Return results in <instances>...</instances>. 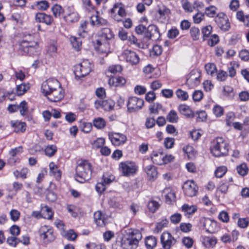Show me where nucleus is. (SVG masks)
Instances as JSON below:
<instances>
[{"instance_id": "nucleus-17", "label": "nucleus", "mask_w": 249, "mask_h": 249, "mask_svg": "<svg viewBox=\"0 0 249 249\" xmlns=\"http://www.w3.org/2000/svg\"><path fill=\"white\" fill-rule=\"evenodd\" d=\"M46 96L51 102H56L61 100L64 96V91L61 87V85L60 84V86H58V88L53 89L50 93L48 94V95Z\"/></svg>"}, {"instance_id": "nucleus-46", "label": "nucleus", "mask_w": 249, "mask_h": 249, "mask_svg": "<svg viewBox=\"0 0 249 249\" xmlns=\"http://www.w3.org/2000/svg\"><path fill=\"white\" fill-rule=\"evenodd\" d=\"M205 69L208 74L212 76L214 74L217 70L216 66L213 63H208L205 65Z\"/></svg>"}, {"instance_id": "nucleus-14", "label": "nucleus", "mask_w": 249, "mask_h": 249, "mask_svg": "<svg viewBox=\"0 0 249 249\" xmlns=\"http://www.w3.org/2000/svg\"><path fill=\"white\" fill-rule=\"evenodd\" d=\"M160 37V34L158 28L153 24L149 25L144 33V37L147 40H157Z\"/></svg>"}, {"instance_id": "nucleus-42", "label": "nucleus", "mask_w": 249, "mask_h": 249, "mask_svg": "<svg viewBox=\"0 0 249 249\" xmlns=\"http://www.w3.org/2000/svg\"><path fill=\"white\" fill-rule=\"evenodd\" d=\"M52 11L55 18H59L63 12V9L60 5L55 4L52 7Z\"/></svg>"}, {"instance_id": "nucleus-26", "label": "nucleus", "mask_w": 249, "mask_h": 249, "mask_svg": "<svg viewBox=\"0 0 249 249\" xmlns=\"http://www.w3.org/2000/svg\"><path fill=\"white\" fill-rule=\"evenodd\" d=\"M94 220L96 224L101 227L106 225L105 215L101 211L96 212L94 214Z\"/></svg>"}, {"instance_id": "nucleus-22", "label": "nucleus", "mask_w": 249, "mask_h": 249, "mask_svg": "<svg viewBox=\"0 0 249 249\" xmlns=\"http://www.w3.org/2000/svg\"><path fill=\"white\" fill-rule=\"evenodd\" d=\"M50 174L53 176L56 180L59 181L61 178V171L58 169L57 166L53 162L49 164Z\"/></svg>"}, {"instance_id": "nucleus-6", "label": "nucleus", "mask_w": 249, "mask_h": 249, "mask_svg": "<svg viewBox=\"0 0 249 249\" xmlns=\"http://www.w3.org/2000/svg\"><path fill=\"white\" fill-rule=\"evenodd\" d=\"M143 105L144 101L142 99L137 97H129L127 103V111L130 113L138 111Z\"/></svg>"}, {"instance_id": "nucleus-51", "label": "nucleus", "mask_w": 249, "mask_h": 249, "mask_svg": "<svg viewBox=\"0 0 249 249\" xmlns=\"http://www.w3.org/2000/svg\"><path fill=\"white\" fill-rule=\"evenodd\" d=\"M181 2L182 7L185 11L191 12L193 11V7L191 6L188 0H182Z\"/></svg>"}, {"instance_id": "nucleus-48", "label": "nucleus", "mask_w": 249, "mask_h": 249, "mask_svg": "<svg viewBox=\"0 0 249 249\" xmlns=\"http://www.w3.org/2000/svg\"><path fill=\"white\" fill-rule=\"evenodd\" d=\"M227 169L226 166H222L218 167L217 168L214 173L216 177L219 178L222 177L227 172Z\"/></svg>"}, {"instance_id": "nucleus-56", "label": "nucleus", "mask_w": 249, "mask_h": 249, "mask_svg": "<svg viewBox=\"0 0 249 249\" xmlns=\"http://www.w3.org/2000/svg\"><path fill=\"white\" fill-rule=\"evenodd\" d=\"M168 223L169 221L166 218L162 219L160 222L158 223L156 226V229L158 231H161L163 228L167 227Z\"/></svg>"}, {"instance_id": "nucleus-13", "label": "nucleus", "mask_w": 249, "mask_h": 249, "mask_svg": "<svg viewBox=\"0 0 249 249\" xmlns=\"http://www.w3.org/2000/svg\"><path fill=\"white\" fill-rule=\"evenodd\" d=\"M122 56L126 62L131 65L137 64L140 61L138 55L135 52L129 50H124L122 53Z\"/></svg>"}, {"instance_id": "nucleus-20", "label": "nucleus", "mask_w": 249, "mask_h": 249, "mask_svg": "<svg viewBox=\"0 0 249 249\" xmlns=\"http://www.w3.org/2000/svg\"><path fill=\"white\" fill-rule=\"evenodd\" d=\"M203 226L206 231L209 233H214L217 229V222L210 218H205Z\"/></svg>"}, {"instance_id": "nucleus-37", "label": "nucleus", "mask_w": 249, "mask_h": 249, "mask_svg": "<svg viewBox=\"0 0 249 249\" xmlns=\"http://www.w3.org/2000/svg\"><path fill=\"white\" fill-rule=\"evenodd\" d=\"M181 209L182 211L188 214H192L197 210V207L195 205L190 206L187 204H184L182 206Z\"/></svg>"}, {"instance_id": "nucleus-39", "label": "nucleus", "mask_w": 249, "mask_h": 249, "mask_svg": "<svg viewBox=\"0 0 249 249\" xmlns=\"http://www.w3.org/2000/svg\"><path fill=\"white\" fill-rule=\"evenodd\" d=\"M176 94L178 98L182 101H186L189 97L188 93L181 89H178L176 91Z\"/></svg>"}, {"instance_id": "nucleus-1", "label": "nucleus", "mask_w": 249, "mask_h": 249, "mask_svg": "<svg viewBox=\"0 0 249 249\" xmlns=\"http://www.w3.org/2000/svg\"><path fill=\"white\" fill-rule=\"evenodd\" d=\"M36 35L34 34L25 33L23 34V38L19 43V53L21 55H33L37 52L38 44L35 40Z\"/></svg>"}, {"instance_id": "nucleus-12", "label": "nucleus", "mask_w": 249, "mask_h": 249, "mask_svg": "<svg viewBox=\"0 0 249 249\" xmlns=\"http://www.w3.org/2000/svg\"><path fill=\"white\" fill-rule=\"evenodd\" d=\"M39 235L44 242H51L55 239V236L53 234V229L49 228L46 225L42 226L39 231Z\"/></svg>"}, {"instance_id": "nucleus-19", "label": "nucleus", "mask_w": 249, "mask_h": 249, "mask_svg": "<svg viewBox=\"0 0 249 249\" xmlns=\"http://www.w3.org/2000/svg\"><path fill=\"white\" fill-rule=\"evenodd\" d=\"M90 22L92 26L96 27L105 26L108 25L107 20L100 17L99 16V12L97 11L96 15H93L90 17Z\"/></svg>"}, {"instance_id": "nucleus-38", "label": "nucleus", "mask_w": 249, "mask_h": 249, "mask_svg": "<svg viewBox=\"0 0 249 249\" xmlns=\"http://www.w3.org/2000/svg\"><path fill=\"white\" fill-rule=\"evenodd\" d=\"M190 34L191 37L194 40H197L199 39L200 33L199 29L196 27H192L190 30Z\"/></svg>"}, {"instance_id": "nucleus-45", "label": "nucleus", "mask_w": 249, "mask_h": 249, "mask_svg": "<svg viewBox=\"0 0 249 249\" xmlns=\"http://www.w3.org/2000/svg\"><path fill=\"white\" fill-rule=\"evenodd\" d=\"M238 173L242 176H245L248 171V168L246 163H242L236 168Z\"/></svg>"}, {"instance_id": "nucleus-32", "label": "nucleus", "mask_w": 249, "mask_h": 249, "mask_svg": "<svg viewBox=\"0 0 249 249\" xmlns=\"http://www.w3.org/2000/svg\"><path fill=\"white\" fill-rule=\"evenodd\" d=\"M41 213L42 217L47 219H52L53 217V212L52 209L45 205L41 207Z\"/></svg>"}, {"instance_id": "nucleus-47", "label": "nucleus", "mask_w": 249, "mask_h": 249, "mask_svg": "<svg viewBox=\"0 0 249 249\" xmlns=\"http://www.w3.org/2000/svg\"><path fill=\"white\" fill-rule=\"evenodd\" d=\"M212 30V27L211 25H208L202 29V34L203 35V40H206L209 37Z\"/></svg>"}, {"instance_id": "nucleus-8", "label": "nucleus", "mask_w": 249, "mask_h": 249, "mask_svg": "<svg viewBox=\"0 0 249 249\" xmlns=\"http://www.w3.org/2000/svg\"><path fill=\"white\" fill-rule=\"evenodd\" d=\"M60 86L59 82L55 79H49L43 82L41 85V91L44 96L48 95L49 93L53 89Z\"/></svg>"}, {"instance_id": "nucleus-50", "label": "nucleus", "mask_w": 249, "mask_h": 249, "mask_svg": "<svg viewBox=\"0 0 249 249\" xmlns=\"http://www.w3.org/2000/svg\"><path fill=\"white\" fill-rule=\"evenodd\" d=\"M158 12L161 17L167 16L170 14V10L165 6L159 7Z\"/></svg>"}, {"instance_id": "nucleus-33", "label": "nucleus", "mask_w": 249, "mask_h": 249, "mask_svg": "<svg viewBox=\"0 0 249 249\" xmlns=\"http://www.w3.org/2000/svg\"><path fill=\"white\" fill-rule=\"evenodd\" d=\"M64 19L68 22H75L78 20L79 15L76 12H72L64 17Z\"/></svg>"}, {"instance_id": "nucleus-10", "label": "nucleus", "mask_w": 249, "mask_h": 249, "mask_svg": "<svg viewBox=\"0 0 249 249\" xmlns=\"http://www.w3.org/2000/svg\"><path fill=\"white\" fill-rule=\"evenodd\" d=\"M218 26L223 31H227L230 28V23L227 16L223 13H218L214 18Z\"/></svg>"}, {"instance_id": "nucleus-60", "label": "nucleus", "mask_w": 249, "mask_h": 249, "mask_svg": "<svg viewBox=\"0 0 249 249\" xmlns=\"http://www.w3.org/2000/svg\"><path fill=\"white\" fill-rule=\"evenodd\" d=\"M122 71V68L121 65H112L108 68V71L112 73L116 74L117 72H120Z\"/></svg>"}, {"instance_id": "nucleus-40", "label": "nucleus", "mask_w": 249, "mask_h": 249, "mask_svg": "<svg viewBox=\"0 0 249 249\" xmlns=\"http://www.w3.org/2000/svg\"><path fill=\"white\" fill-rule=\"evenodd\" d=\"M57 147L54 145H50L47 146L45 149V154L51 157L53 156L57 151Z\"/></svg>"}, {"instance_id": "nucleus-52", "label": "nucleus", "mask_w": 249, "mask_h": 249, "mask_svg": "<svg viewBox=\"0 0 249 249\" xmlns=\"http://www.w3.org/2000/svg\"><path fill=\"white\" fill-rule=\"evenodd\" d=\"M181 214L179 213H175L171 215L170 217V221L174 224H178L181 221Z\"/></svg>"}, {"instance_id": "nucleus-2", "label": "nucleus", "mask_w": 249, "mask_h": 249, "mask_svg": "<svg viewBox=\"0 0 249 249\" xmlns=\"http://www.w3.org/2000/svg\"><path fill=\"white\" fill-rule=\"evenodd\" d=\"M141 232L136 229H130L121 240V247L123 249H132L136 248L142 239Z\"/></svg>"}, {"instance_id": "nucleus-44", "label": "nucleus", "mask_w": 249, "mask_h": 249, "mask_svg": "<svg viewBox=\"0 0 249 249\" xmlns=\"http://www.w3.org/2000/svg\"><path fill=\"white\" fill-rule=\"evenodd\" d=\"M160 204L155 200L150 201L147 204V207L150 212L155 213L159 208Z\"/></svg>"}, {"instance_id": "nucleus-29", "label": "nucleus", "mask_w": 249, "mask_h": 249, "mask_svg": "<svg viewBox=\"0 0 249 249\" xmlns=\"http://www.w3.org/2000/svg\"><path fill=\"white\" fill-rule=\"evenodd\" d=\"M163 193H166L165 195V198L167 203L170 204L172 202L175 201L176 194L174 191L167 188L163 190Z\"/></svg>"}, {"instance_id": "nucleus-7", "label": "nucleus", "mask_w": 249, "mask_h": 249, "mask_svg": "<svg viewBox=\"0 0 249 249\" xmlns=\"http://www.w3.org/2000/svg\"><path fill=\"white\" fill-rule=\"evenodd\" d=\"M119 169L124 176L129 177L136 173L137 166L134 162L126 161L120 163Z\"/></svg>"}, {"instance_id": "nucleus-41", "label": "nucleus", "mask_w": 249, "mask_h": 249, "mask_svg": "<svg viewBox=\"0 0 249 249\" xmlns=\"http://www.w3.org/2000/svg\"><path fill=\"white\" fill-rule=\"evenodd\" d=\"M30 88L29 84H21L17 87V93L18 95H23Z\"/></svg>"}, {"instance_id": "nucleus-53", "label": "nucleus", "mask_w": 249, "mask_h": 249, "mask_svg": "<svg viewBox=\"0 0 249 249\" xmlns=\"http://www.w3.org/2000/svg\"><path fill=\"white\" fill-rule=\"evenodd\" d=\"M18 106L20 114L22 116L24 115L25 112L28 110V106L26 102L25 101L21 102Z\"/></svg>"}, {"instance_id": "nucleus-9", "label": "nucleus", "mask_w": 249, "mask_h": 249, "mask_svg": "<svg viewBox=\"0 0 249 249\" xmlns=\"http://www.w3.org/2000/svg\"><path fill=\"white\" fill-rule=\"evenodd\" d=\"M182 189L185 195L193 197L196 195L198 192V187L193 180H187L184 182Z\"/></svg>"}, {"instance_id": "nucleus-24", "label": "nucleus", "mask_w": 249, "mask_h": 249, "mask_svg": "<svg viewBox=\"0 0 249 249\" xmlns=\"http://www.w3.org/2000/svg\"><path fill=\"white\" fill-rule=\"evenodd\" d=\"M11 125L12 127L14 128V131L16 133H23L26 129V124L25 123L19 122L18 121H12L11 122Z\"/></svg>"}, {"instance_id": "nucleus-61", "label": "nucleus", "mask_w": 249, "mask_h": 249, "mask_svg": "<svg viewBox=\"0 0 249 249\" xmlns=\"http://www.w3.org/2000/svg\"><path fill=\"white\" fill-rule=\"evenodd\" d=\"M239 56L241 60L247 61L249 60V51L247 50H242L240 52Z\"/></svg>"}, {"instance_id": "nucleus-35", "label": "nucleus", "mask_w": 249, "mask_h": 249, "mask_svg": "<svg viewBox=\"0 0 249 249\" xmlns=\"http://www.w3.org/2000/svg\"><path fill=\"white\" fill-rule=\"evenodd\" d=\"M93 124L96 128L101 129L105 127L106 122L103 118L98 117L94 119Z\"/></svg>"}, {"instance_id": "nucleus-64", "label": "nucleus", "mask_w": 249, "mask_h": 249, "mask_svg": "<svg viewBox=\"0 0 249 249\" xmlns=\"http://www.w3.org/2000/svg\"><path fill=\"white\" fill-rule=\"evenodd\" d=\"M180 230L184 232H187L191 231L192 225L190 223H182L179 226Z\"/></svg>"}, {"instance_id": "nucleus-11", "label": "nucleus", "mask_w": 249, "mask_h": 249, "mask_svg": "<svg viewBox=\"0 0 249 249\" xmlns=\"http://www.w3.org/2000/svg\"><path fill=\"white\" fill-rule=\"evenodd\" d=\"M160 242L164 249H170L176 243V240L168 232H163L160 236Z\"/></svg>"}, {"instance_id": "nucleus-58", "label": "nucleus", "mask_w": 249, "mask_h": 249, "mask_svg": "<svg viewBox=\"0 0 249 249\" xmlns=\"http://www.w3.org/2000/svg\"><path fill=\"white\" fill-rule=\"evenodd\" d=\"M20 214V212L15 209L12 210L10 212L11 219L13 221H17L19 218Z\"/></svg>"}, {"instance_id": "nucleus-4", "label": "nucleus", "mask_w": 249, "mask_h": 249, "mask_svg": "<svg viewBox=\"0 0 249 249\" xmlns=\"http://www.w3.org/2000/svg\"><path fill=\"white\" fill-rule=\"evenodd\" d=\"M229 144L223 138H217L213 142L211 152L215 157L226 156L229 151Z\"/></svg>"}, {"instance_id": "nucleus-25", "label": "nucleus", "mask_w": 249, "mask_h": 249, "mask_svg": "<svg viewBox=\"0 0 249 249\" xmlns=\"http://www.w3.org/2000/svg\"><path fill=\"white\" fill-rule=\"evenodd\" d=\"M147 176L150 178V179L154 180L158 175L157 168L153 165H149L145 168Z\"/></svg>"}, {"instance_id": "nucleus-27", "label": "nucleus", "mask_w": 249, "mask_h": 249, "mask_svg": "<svg viewBox=\"0 0 249 249\" xmlns=\"http://www.w3.org/2000/svg\"><path fill=\"white\" fill-rule=\"evenodd\" d=\"M117 9H119L118 11V14L119 16H120L121 17H124L126 16V12L123 6L122 3H115L113 5V7L110 10L111 13H115Z\"/></svg>"}, {"instance_id": "nucleus-34", "label": "nucleus", "mask_w": 249, "mask_h": 249, "mask_svg": "<svg viewBox=\"0 0 249 249\" xmlns=\"http://www.w3.org/2000/svg\"><path fill=\"white\" fill-rule=\"evenodd\" d=\"M145 244L147 249H152L156 246L157 239L153 236H150L145 238Z\"/></svg>"}, {"instance_id": "nucleus-63", "label": "nucleus", "mask_w": 249, "mask_h": 249, "mask_svg": "<svg viewBox=\"0 0 249 249\" xmlns=\"http://www.w3.org/2000/svg\"><path fill=\"white\" fill-rule=\"evenodd\" d=\"M182 243L187 248H190L193 245V240L189 237H185L182 239Z\"/></svg>"}, {"instance_id": "nucleus-5", "label": "nucleus", "mask_w": 249, "mask_h": 249, "mask_svg": "<svg viewBox=\"0 0 249 249\" xmlns=\"http://www.w3.org/2000/svg\"><path fill=\"white\" fill-rule=\"evenodd\" d=\"M91 71V65L88 60H84L76 65L74 71L75 77L80 78L89 74Z\"/></svg>"}, {"instance_id": "nucleus-28", "label": "nucleus", "mask_w": 249, "mask_h": 249, "mask_svg": "<svg viewBox=\"0 0 249 249\" xmlns=\"http://www.w3.org/2000/svg\"><path fill=\"white\" fill-rule=\"evenodd\" d=\"M70 40L72 48L76 51H79L82 47V39L80 37L71 36Z\"/></svg>"}, {"instance_id": "nucleus-36", "label": "nucleus", "mask_w": 249, "mask_h": 249, "mask_svg": "<svg viewBox=\"0 0 249 249\" xmlns=\"http://www.w3.org/2000/svg\"><path fill=\"white\" fill-rule=\"evenodd\" d=\"M166 119L170 123H177L178 120V117L177 112L174 110H171L167 115Z\"/></svg>"}, {"instance_id": "nucleus-43", "label": "nucleus", "mask_w": 249, "mask_h": 249, "mask_svg": "<svg viewBox=\"0 0 249 249\" xmlns=\"http://www.w3.org/2000/svg\"><path fill=\"white\" fill-rule=\"evenodd\" d=\"M113 34L110 29L107 28H104L102 34V37L105 38L107 40H111L113 38Z\"/></svg>"}, {"instance_id": "nucleus-49", "label": "nucleus", "mask_w": 249, "mask_h": 249, "mask_svg": "<svg viewBox=\"0 0 249 249\" xmlns=\"http://www.w3.org/2000/svg\"><path fill=\"white\" fill-rule=\"evenodd\" d=\"M217 8L214 6L206 8L205 14L209 17H213L216 14Z\"/></svg>"}, {"instance_id": "nucleus-3", "label": "nucleus", "mask_w": 249, "mask_h": 249, "mask_svg": "<svg viewBox=\"0 0 249 249\" xmlns=\"http://www.w3.org/2000/svg\"><path fill=\"white\" fill-rule=\"evenodd\" d=\"M75 180L80 183H84L91 177V165L87 160H81L78 163L75 169Z\"/></svg>"}, {"instance_id": "nucleus-55", "label": "nucleus", "mask_w": 249, "mask_h": 249, "mask_svg": "<svg viewBox=\"0 0 249 249\" xmlns=\"http://www.w3.org/2000/svg\"><path fill=\"white\" fill-rule=\"evenodd\" d=\"M219 41V37L218 36L214 34L211 36L209 39H208V44L210 46H213L216 44Z\"/></svg>"}, {"instance_id": "nucleus-31", "label": "nucleus", "mask_w": 249, "mask_h": 249, "mask_svg": "<svg viewBox=\"0 0 249 249\" xmlns=\"http://www.w3.org/2000/svg\"><path fill=\"white\" fill-rule=\"evenodd\" d=\"M179 112L187 117L193 116V113L190 107L186 105H180L178 107Z\"/></svg>"}, {"instance_id": "nucleus-18", "label": "nucleus", "mask_w": 249, "mask_h": 249, "mask_svg": "<svg viewBox=\"0 0 249 249\" xmlns=\"http://www.w3.org/2000/svg\"><path fill=\"white\" fill-rule=\"evenodd\" d=\"M96 108H103L106 111H110L113 109L115 102L111 99L105 100H97L94 103Z\"/></svg>"}, {"instance_id": "nucleus-15", "label": "nucleus", "mask_w": 249, "mask_h": 249, "mask_svg": "<svg viewBox=\"0 0 249 249\" xmlns=\"http://www.w3.org/2000/svg\"><path fill=\"white\" fill-rule=\"evenodd\" d=\"M108 137L112 143L115 146L124 144L127 140L125 135L119 133L109 132Z\"/></svg>"}, {"instance_id": "nucleus-30", "label": "nucleus", "mask_w": 249, "mask_h": 249, "mask_svg": "<svg viewBox=\"0 0 249 249\" xmlns=\"http://www.w3.org/2000/svg\"><path fill=\"white\" fill-rule=\"evenodd\" d=\"M216 242V239L214 237H205L202 240L203 245L207 248H213Z\"/></svg>"}, {"instance_id": "nucleus-57", "label": "nucleus", "mask_w": 249, "mask_h": 249, "mask_svg": "<svg viewBox=\"0 0 249 249\" xmlns=\"http://www.w3.org/2000/svg\"><path fill=\"white\" fill-rule=\"evenodd\" d=\"M87 24L88 22L87 21H84L81 23L79 35L82 37H84L87 34L85 29L87 27Z\"/></svg>"}, {"instance_id": "nucleus-21", "label": "nucleus", "mask_w": 249, "mask_h": 249, "mask_svg": "<svg viewBox=\"0 0 249 249\" xmlns=\"http://www.w3.org/2000/svg\"><path fill=\"white\" fill-rule=\"evenodd\" d=\"M36 20L38 22H43L47 25H51L53 21V18L50 15L44 13H37L36 15Z\"/></svg>"}, {"instance_id": "nucleus-62", "label": "nucleus", "mask_w": 249, "mask_h": 249, "mask_svg": "<svg viewBox=\"0 0 249 249\" xmlns=\"http://www.w3.org/2000/svg\"><path fill=\"white\" fill-rule=\"evenodd\" d=\"M105 142V139L103 138H99L95 141L93 143V145L96 148L102 147Z\"/></svg>"}, {"instance_id": "nucleus-54", "label": "nucleus", "mask_w": 249, "mask_h": 249, "mask_svg": "<svg viewBox=\"0 0 249 249\" xmlns=\"http://www.w3.org/2000/svg\"><path fill=\"white\" fill-rule=\"evenodd\" d=\"M194 22L196 24L199 23L204 18V14L198 12L193 17Z\"/></svg>"}, {"instance_id": "nucleus-16", "label": "nucleus", "mask_w": 249, "mask_h": 249, "mask_svg": "<svg viewBox=\"0 0 249 249\" xmlns=\"http://www.w3.org/2000/svg\"><path fill=\"white\" fill-rule=\"evenodd\" d=\"M200 76L201 73L199 71L192 70L186 79V83L192 87L197 86L200 82Z\"/></svg>"}, {"instance_id": "nucleus-59", "label": "nucleus", "mask_w": 249, "mask_h": 249, "mask_svg": "<svg viewBox=\"0 0 249 249\" xmlns=\"http://www.w3.org/2000/svg\"><path fill=\"white\" fill-rule=\"evenodd\" d=\"M203 93L201 90H196L193 94V99L194 101H200L203 98Z\"/></svg>"}, {"instance_id": "nucleus-23", "label": "nucleus", "mask_w": 249, "mask_h": 249, "mask_svg": "<svg viewBox=\"0 0 249 249\" xmlns=\"http://www.w3.org/2000/svg\"><path fill=\"white\" fill-rule=\"evenodd\" d=\"M151 159L155 164L160 165L164 164L163 154L161 152L153 151L151 155Z\"/></svg>"}]
</instances>
